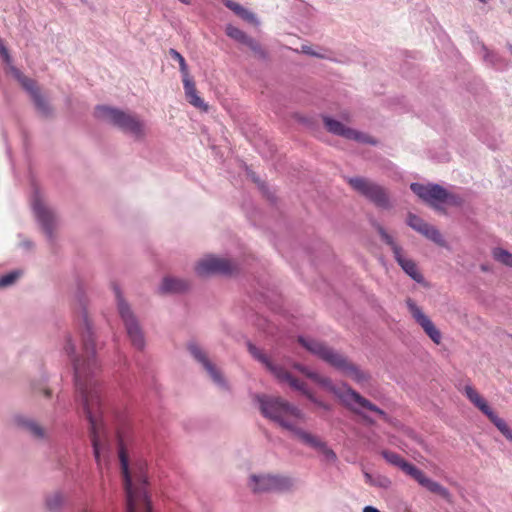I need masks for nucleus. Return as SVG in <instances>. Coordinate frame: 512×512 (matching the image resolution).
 <instances>
[{
    "label": "nucleus",
    "instance_id": "f257e3e1",
    "mask_svg": "<svg viewBox=\"0 0 512 512\" xmlns=\"http://www.w3.org/2000/svg\"><path fill=\"white\" fill-rule=\"evenodd\" d=\"M81 340V355L75 356V346L70 339L67 340L65 351L73 357L78 401L90 424L94 456L97 462H100V457L107 448V431L103 420L106 406L102 386L97 379L100 366L96 359L92 328L87 318L84 319Z\"/></svg>",
    "mask_w": 512,
    "mask_h": 512
},
{
    "label": "nucleus",
    "instance_id": "f03ea898",
    "mask_svg": "<svg viewBox=\"0 0 512 512\" xmlns=\"http://www.w3.org/2000/svg\"><path fill=\"white\" fill-rule=\"evenodd\" d=\"M258 402L260 410L266 418L278 423L282 428L292 432L301 442L317 450L322 454L326 463L336 462L335 452L325 442L294 424V420H305L304 413L298 407L277 396H258Z\"/></svg>",
    "mask_w": 512,
    "mask_h": 512
},
{
    "label": "nucleus",
    "instance_id": "7ed1b4c3",
    "mask_svg": "<svg viewBox=\"0 0 512 512\" xmlns=\"http://www.w3.org/2000/svg\"><path fill=\"white\" fill-rule=\"evenodd\" d=\"M298 342L312 355L339 371L343 376L350 378L360 387L370 385L371 375L368 371L363 370L348 356L335 350L325 342L303 336L298 337Z\"/></svg>",
    "mask_w": 512,
    "mask_h": 512
},
{
    "label": "nucleus",
    "instance_id": "20e7f679",
    "mask_svg": "<svg viewBox=\"0 0 512 512\" xmlns=\"http://www.w3.org/2000/svg\"><path fill=\"white\" fill-rule=\"evenodd\" d=\"M119 458L127 497V512H152L146 491V463L140 461L130 468L123 449L119 452Z\"/></svg>",
    "mask_w": 512,
    "mask_h": 512
},
{
    "label": "nucleus",
    "instance_id": "39448f33",
    "mask_svg": "<svg viewBox=\"0 0 512 512\" xmlns=\"http://www.w3.org/2000/svg\"><path fill=\"white\" fill-rule=\"evenodd\" d=\"M310 379L325 390L333 393L346 408L354 413L360 414L358 407H361L378 414L385 420L387 419V414L382 409L352 389L348 384L342 383L340 386H337L331 378L317 372L310 374Z\"/></svg>",
    "mask_w": 512,
    "mask_h": 512
},
{
    "label": "nucleus",
    "instance_id": "423d86ee",
    "mask_svg": "<svg viewBox=\"0 0 512 512\" xmlns=\"http://www.w3.org/2000/svg\"><path fill=\"white\" fill-rule=\"evenodd\" d=\"M249 352L251 355L260 361L265 367L280 381L287 382L292 388L301 391L303 395H305L310 401L318 405L319 407L329 410L330 406L325 404L324 402L315 398V396L306 388V385L303 382H300L298 379L294 378L287 370L282 368L281 366L273 364L269 358L256 346L249 344L248 345Z\"/></svg>",
    "mask_w": 512,
    "mask_h": 512
},
{
    "label": "nucleus",
    "instance_id": "0eeeda50",
    "mask_svg": "<svg viewBox=\"0 0 512 512\" xmlns=\"http://www.w3.org/2000/svg\"><path fill=\"white\" fill-rule=\"evenodd\" d=\"M95 115L97 118L108 121L137 138L143 137L145 134L144 124L133 114L108 106H98L95 109Z\"/></svg>",
    "mask_w": 512,
    "mask_h": 512
},
{
    "label": "nucleus",
    "instance_id": "6e6552de",
    "mask_svg": "<svg viewBox=\"0 0 512 512\" xmlns=\"http://www.w3.org/2000/svg\"><path fill=\"white\" fill-rule=\"evenodd\" d=\"M350 186L359 194L374 203L378 208L390 209L392 207L387 190L364 177H352L348 179Z\"/></svg>",
    "mask_w": 512,
    "mask_h": 512
},
{
    "label": "nucleus",
    "instance_id": "1a4fd4ad",
    "mask_svg": "<svg viewBox=\"0 0 512 512\" xmlns=\"http://www.w3.org/2000/svg\"><path fill=\"white\" fill-rule=\"evenodd\" d=\"M373 226L378 232L381 240L390 247L396 262L405 271V273L409 275L414 281L423 283V275L418 271L416 263L412 259L406 258L403 255L402 247L397 244L394 238L385 230L382 225L379 223H374Z\"/></svg>",
    "mask_w": 512,
    "mask_h": 512
},
{
    "label": "nucleus",
    "instance_id": "9d476101",
    "mask_svg": "<svg viewBox=\"0 0 512 512\" xmlns=\"http://www.w3.org/2000/svg\"><path fill=\"white\" fill-rule=\"evenodd\" d=\"M249 487L254 493L286 492L295 487V480L281 475H252Z\"/></svg>",
    "mask_w": 512,
    "mask_h": 512
},
{
    "label": "nucleus",
    "instance_id": "9b49d317",
    "mask_svg": "<svg viewBox=\"0 0 512 512\" xmlns=\"http://www.w3.org/2000/svg\"><path fill=\"white\" fill-rule=\"evenodd\" d=\"M410 189L424 202L434 209H439V203L455 202V197L445 188L438 184L423 185L420 183H412Z\"/></svg>",
    "mask_w": 512,
    "mask_h": 512
},
{
    "label": "nucleus",
    "instance_id": "f8f14e48",
    "mask_svg": "<svg viewBox=\"0 0 512 512\" xmlns=\"http://www.w3.org/2000/svg\"><path fill=\"white\" fill-rule=\"evenodd\" d=\"M115 295L117 298L118 310L119 314L124 321V324L127 329V334L132 342V344L137 349H142L144 347V336L142 330L131 312L129 306L122 299L121 293L118 287H114Z\"/></svg>",
    "mask_w": 512,
    "mask_h": 512
},
{
    "label": "nucleus",
    "instance_id": "ddd939ff",
    "mask_svg": "<svg viewBox=\"0 0 512 512\" xmlns=\"http://www.w3.org/2000/svg\"><path fill=\"white\" fill-rule=\"evenodd\" d=\"M323 122L325 128L334 135L341 136L348 140H354L356 142L363 144H370L374 146L378 144V140H376L372 136L364 132L349 128L345 126L342 122L335 120L329 116H323Z\"/></svg>",
    "mask_w": 512,
    "mask_h": 512
},
{
    "label": "nucleus",
    "instance_id": "4468645a",
    "mask_svg": "<svg viewBox=\"0 0 512 512\" xmlns=\"http://www.w3.org/2000/svg\"><path fill=\"white\" fill-rule=\"evenodd\" d=\"M406 305L411 317L414 321L422 328L425 334L431 339L436 345L442 342V333L435 326L433 321L427 316L421 307H419L411 298L406 300Z\"/></svg>",
    "mask_w": 512,
    "mask_h": 512
},
{
    "label": "nucleus",
    "instance_id": "2eb2a0df",
    "mask_svg": "<svg viewBox=\"0 0 512 512\" xmlns=\"http://www.w3.org/2000/svg\"><path fill=\"white\" fill-rule=\"evenodd\" d=\"M187 348L192 357L195 359V361L202 365V367L208 373L211 379L215 383H220L221 374L219 370L215 367L211 359L209 358L207 352L194 341L189 342Z\"/></svg>",
    "mask_w": 512,
    "mask_h": 512
},
{
    "label": "nucleus",
    "instance_id": "dca6fc26",
    "mask_svg": "<svg viewBox=\"0 0 512 512\" xmlns=\"http://www.w3.org/2000/svg\"><path fill=\"white\" fill-rule=\"evenodd\" d=\"M224 270V260L208 255L197 262L195 272L198 276L206 277Z\"/></svg>",
    "mask_w": 512,
    "mask_h": 512
},
{
    "label": "nucleus",
    "instance_id": "f3484780",
    "mask_svg": "<svg viewBox=\"0 0 512 512\" xmlns=\"http://www.w3.org/2000/svg\"><path fill=\"white\" fill-rule=\"evenodd\" d=\"M413 479L416 480L422 487L426 488L431 493L437 494L448 502L451 501V494L447 488L440 483L427 477L420 469L417 470Z\"/></svg>",
    "mask_w": 512,
    "mask_h": 512
},
{
    "label": "nucleus",
    "instance_id": "a211bd4d",
    "mask_svg": "<svg viewBox=\"0 0 512 512\" xmlns=\"http://www.w3.org/2000/svg\"><path fill=\"white\" fill-rule=\"evenodd\" d=\"M33 209L43 229L51 236L55 226V216L53 212L39 200L34 202Z\"/></svg>",
    "mask_w": 512,
    "mask_h": 512
},
{
    "label": "nucleus",
    "instance_id": "6ab92c4d",
    "mask_svg": "<svg viewBox=\"0 0 512 512\" xmlns=\"http://www.w3.org/2000/svg\"><path fill=\"white\" fill-rule=\"evenodd\" d=\"M182 81L187 101L195 108L201 111H207L208 106L206 105L204 100L198 95V91L196 89V85L193 79L190 77L187 79H183Z\"/></svg>",
    "mask_w": 512,
    "mask_h": 512
},
{
    "label": "nucleus",
    "instance_id": "aec40b11",
    "mask_svg": "<svg viewBox=\"0 0 512 512\" xmlns=\"http://www.w3.org/2000/svg\"><path fill=\"white\" fill-rule=\"evenodd\" d=\"M382 456L389 464L399 467L404 473L412 478L418 470L416 466L407 462L404 458L395 452L384 450L382 452Z\"/></svg>",
    "mask_w": 512,
    "mask_h": 512
},
{
    "label": "nucleus",
    "instance_id": "412c9836",
    "mask_svg": "<svg viewBox=\"0 0 512 512\" xmlns=\"http://www.w3.org/2000/svg\"><path fill=\"white\" fill-rule=\"evenodd\" d=\"M19 80L22 86L31 94L37 108L41 110L43 113H47L48 105L44 98L40 95V92L36 86L35 81L25 76L20 77Z\"/></svg>",
    "mask_w": 512,
    "mask_h": 512
},
{
    "label": "nucleus",
    "instance_id": "4be33fe9",
    "mask_svg": "<svg viewBox=\"0 0 512 512\" xmlns=\"http://www.w3.org/2000/svg\"><path fill=\"white\" fill-rule=\"evenodd\" d=\"M190 283L184 279L165 277L161 285L162 293H180L188 290Z\"/></svg>",
    "mask_w": 512,
    "mask_h": 512
},
{
    "label": "nucleus",
    "instance_id": "5701e85b",
    "mask_svg": "<svg viewBox=\"0 0 512 512\" xmlns=\"http://www.w3.org/2000/svg\"><path fill=\"white\" fill-rule=\"evenodd\" d=\"M464 393L466 397L487 417L493 412L484 398L472 386H465Z\"/></svg>",
    "mask_w": 512,
    "mask_h": 512
},
{
    "label": "nucleus",
    "instance_id": "b1692460",
    "mask_svg": "<svg viewBox=\"0 0 512 512\" xmlns=\"http://www.w3.org/2000/svg\"><path fill=\"white\" fill-rule=\"evenodd\" d=\"M226 8L232 10L235 13V15H237L244 21H247L255 26L259 25V21L255 14L244 8L242 5L231 0H226Z\"/></svg>",
    "mask_w": 512,
    "mask_h": 512
},
{
    "label": "nucleus",
    "instance_id": "393cba45",
    "mask_svg": "<svg viewBox=\"0 0 512 512\" xmlns=\"http://www.w3.org/2000/svg\"><path fill=\"white\" fill-rule=\"evenodd\" d=\"M489 420L497 427L502 435L510 442H512V429L506 421L500 418L494 411L488 416Z\"/></svg>",
    "mask_w": 512,
    "mask_h": 512
},
{
    "label": "nucleus",
    "instance_id": "a878e982",
    "mask_svg": "<svg viewBox=\"0 0 512 512\" xmlns=\"http://www.w3.org/2000/svg\"><path fill=\"white\" fill-rule=\"evenodd\" d=\"M425 238L429 239L430 241L434 242L440 247H446V241L441 234V232L433 225H428L427 228L423 231L421 234Z\"/></svg>",
    "mask_w": 512,
    "mask_h": 512
},
{
    "label": "nucleus",
    "instance_id": "bb28decb",
    "mask_svg": "<svg viewBox=\"0 0 512 512\" xmlns=\"http://www.w3.org/2000/svg\"><path fill=\"white\" fill-rule=\"evenodd\" d=\"M406 223L409 227H411L413 230H415L416 232H418L420 234H422L423 231L429 225V223H427L422 218H420L419 216H417L413 213H408Z\"/></svg>",
    "mask_w": 512,
    "mask_h": 512
},
{
    "label": "nucleus",
    "instance_id": "cd10ccee",
    "mask_svg": "<svg viewBox=\"0 0 512 512\" xmlns=\"http://www.w3.org/2000/svg\"><path fill=\"white\" fill-rule=\"evenodd\" d=\"M64 503V497L59 492H54L46 499V506L50 511H57Z\"/></svg>",
    "mask_w": 512,
    "mask_h": 512
},
{
    "label": "nucleus",
    "instance_id": "c85d7f7f",
    "mask_svg": "<svg viewBox=\"0 0 512 512\" xmlns=\"http://www.w3.org/2000/svg\"><path fill=\"white\" fill-rule=\"evenodd\" d=\"M493 257L498 262L508 267H512V254L509 251L502 248H495L493 250Z\"/></svg>",
    "mask_w": 512,
    "mask_h": 512
},
{
    "label": "nucleus",
    "instance_id": "c756f323",
    "mask_svg": "<svg viewBox=\"0 0 512 512\" xmlns=\"http://www.w3.org/2000/svg\"><path fill=\"white\" fill-rule=\"evenodd\" d=\"M169 54L171 55V57L173 59L178 61L179 67H180V72L182 74V80L190 78L191 76L189 74L188 67H187L184 57L175 49H170Z\"/></svg>",
    "mask_w": 512,
    "mask_h": 512
},
{
    "label": "nucleus",
    "instance_id": "7c9ffc66",
    "mask_svg": "<svg viewBox=\"0 0 512 512\" xmlns=\"http://www.w3.org/2000/svg\"><path fill=\"white\" fill-rule=\"evenodd\" d=\"M226 34L243 45L249 38L243 31L230 25L226 26Z\"/></svg>",
    "mask_w": 512,
    "mask_h": 512
},
{
    "label": "nucleus",
    "instance_id": "2f4dec72",
    "mask_svg": "<svg viewBox=\"0 0 512 512\" xmlns=\"http://www.w3.org/2000/svg\"><path fill=\"white\" fill-rule=\"evenodd\" d=\"M19 277L16 271L10 272L0 277V288H5L12 285Z\"/></svg>",
    "mask_w": 512,
    "mask_h": 512
},
{
    "label": "nucleus",
    "instance_id": "473e14b6",
    "mask_svg": "<svg viewBox=\"0 0 512 512\" xmlns=\"http://www.w3.org/2000/svg\"><path fill=\"white\" fill-rule=\"evenodd\" d=\"M244 45L247 46L248 48H250L259 57H262V58L265 57L266 54H265V51L263 50V48L261 47V45L256 40L252 39L251 37L248 38V40L246 41V43Z\"/></svg>",
    "mask_w": 512,
    "mask_h": 512
},
{
    "label": "nucleus",
    "instance_id": "72a5a7b5",
    "mask_svg": "<svg viewBox=\"0 0 512 512\" xmlns=\"http://www.w3.org/2000/svg\"><path fill=\"white\" fill-rule=\"evenodd\" d=\"M374 486L386 490L392 486V481L385 475L377 474L375 475Z\"/></svg>",
    "mask_w": 512,
    "mask_h": 512
},
{
    "label": "nucleus",
    "instance_id": "f704fd0d",
    "mask_svg": "<svg viewBox=\"0 0 512 512\" xmlns=\"http://www.w3.org/2000/svg\"><path fill=\"white\" fill-rule=\"evenodd\" d=\"M24 427L35 437L41 438L44 435L43 429L36 423L32 421H25L23 423Z\"/></svg>",
    "mask_w": 512,
    "mask_h": 512
},
{
    "label": "nucleus",
    "instance_id": "c9c22d12",
    "mask_svg": "<svg viewBox=\"0 0 512 512\" xmlns=\"http://www.w3.org/2000/svg\"><path fill=\"white\" fill-rule=\"evenodd\" d=\"M301 51L304 54L317 57V58H326V56L318 51H315L311 46L308 45H302Z\"/></svg>",
    "mask_w": 512,
    "mask_h": 512
},
{
    "label": "nucleus",
    "instance_id": "e433bc0d",
    "mask_svg": "<svg viewBox=\"0 0 512 512\" xmlns=\"http://www.w3.org/2000/svg\"><path fill=\"white\" fill-rule=\"evenodd\" d=\"M293 367L295 369H297L300 373L304 374L306 377H308L310 379V374H313L314 371H311L308 367L302 365V364H299V363H295L293 365Z\"/></svg>",
    "mask_w": 512,
    "mask_h": 512
},
{
    "label": "nucleus",
    "instance_id": "4c0bfd02",
    "mask_svg": "<svg viewBox=\"0 0 512 512\" xmlns=\"http://www.w3.org/2000/svg\"><path fill=\"white\" fill-rule=\"evenodd\" d=\"M0 55L2 56V58L4 59V61L6 63L10 62L9 52H8L7 48L4 46L1 39H0Z\"/></svg>",
    "mask_w": 512,
    "mask_h": 512
},
{
    "label": "nucleus",
    "instance_id": "58836bf2",
    "mask_svg": "<svg viewBox=\"0 0 512 512\" xmlns=\"http://www.w3.org/2000/svg\"><path fill=\"white\" fill-rule=\"evenodd\" d=\"M226 276L232 274L234 271H236V265L231 262L230 260L226 259Z\"/></svg>",
    "mask_w": 512,
    "mask_h": 512
},
{
    "label": "nucleus",
    "instance_id": "ea45409f",
    "mask_svg": "<svg viewBox=\"0 0 512 512\" xmlns=\"http://www.w3.org/2000/svg\"><path fill=\"white\" fill-rule=\"evenodd\" d=\"M364 477H365V481H366V483H368V484H370V485L374 486L375 475H372V474H370V473H368V472H365V473H364Z\"/></svg>",
    "mask_w": 512,
    "mask_h": 512
},
{
    "label": "nucleus",
    "instance_id": "a19ab883",
    "mask_svg": "<svg viewBox=\"0 0 512 512\" xmlns=\"http://www.w3.org/2000/svg\"><path fill=\"white\" fill-rule=\"evenodd\" d=\"M363 512H381V511L378 510L377 508L373 507V506H366L363 509Z\"/></svg>",
    "mask_w": 512,
    "mask_h": 512
},
{
    "label": "nucleus",
    "instance_id": "79ce46f5",
    "mask_svg": "<svg viewBox=\"0 0 512 512\" xmlns=\"http://www.w3.org/2000/svg\"><path fill=\"white\" fill-rule=\"evenodd\" d=\"M42 391H43V394L46 397H50L51 396V391L48 388H43Z\"/></svg>",
    "mask_w": 512,
    "mask_h": 512
},
{
    "label": "nucleus",
    "instance_id": "37998d69",
    "mask_svg": "<svg viewBox=\"0 0 512 512\" xmlns=\"http://www.w3.org/2000/svg\"><path fill=\"white\" fill-rule=\"evenodd\" d=\"M342 116H343V118H344L345 120L349 121V119H350V115H349V113H343V114H342Z\"/></svg>",
    "mask_w": 512,
    "mask_h": 512
},
{
    "label": "nucleus",
    "instance_id": "c03bdc74",
    "mask_svg": "<svg viewBox=\"0 0 512 512\" xmlns=\"http://www.w3.org/2000/svg\"><path fill=\"white\" fill-rule=\"evenodd\" d=\"M507 48L509 49L510 53L512 54V44H508Z\"/></svg>",
    "mask_w": 512,
    "mask_h": 512
},
{
    "label": "nucleus",
    "instance_id": "a18cd8bd",
    "mask_svg": "<svg viewBox=\"0 0 512 512\" xmlns=\"http://www.w3.org/2000/svg\"><path fill=\"white\" fill-rule=\"evenodd\" d=\"M482 271H488V268L485 265L481 266Z\"/></svg>",
    "mask_w": 512,
    "mask_h": 512
},
{
    "label": "nucleus",
    "instance_id": "49530a36",
    "mask_svg": "<svg viewBox=\"0 0 512 512\" xmlns=\"http://www.w3.org/2000/svg\"><path fill=\"white\" fill-rule=\"evenodd\" d=\"M364 419H365V420H367V421H369L370 423H372V421H371L368 417H365V416H364Z\"/></svg>",
    "mask_w": 512,
    "mask_h": 512
},
{
    "label": "nucleus",
    "instance_id": "de8ad7c7",
    "mask_svg": "<svg viewBox=\"0 0 512 512\" xmlns=\"http://www.w3.org/2000/svg\"><path fill=\"white\" fill-rule=\"evenodd\" d=\"M480 1L483 2V3L487 2V0H480Z\"/></svg>",
    "mask_w": 512,
    "mask_h": 512
}]
</instances>
